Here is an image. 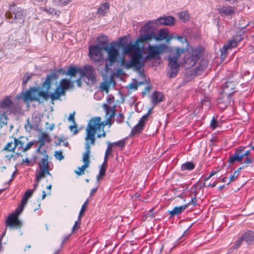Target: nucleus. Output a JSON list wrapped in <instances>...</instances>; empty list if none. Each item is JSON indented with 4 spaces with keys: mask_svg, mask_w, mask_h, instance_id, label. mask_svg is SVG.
Segmentation results:
<instances>
[{
    "mask_svg": "<svg viewBox=\"0 0 254 254\" xmlns=\"http://www.w3.org/2000/svg\"><path fill=\"white\" fill-rule=\"evenodd\" d=\"M56 76L55 73L47 75L44 82L42 84V88L45 89L43 91L41 87H32L28 90L21 93L22 98L25 102L36 101L42 103L45 100H48L49 98L52 101L59 99L61 96L65 95V91L74 87V81L64 78L62 79L59 85L55 89V92L49 94L51 88L52 79Z\"/></svg>",
    "mask_w": 254,
    "mask_h": 254,
    "instance_id": "f257e3e1",
    "label": "nucleus"
},
{
    "mask_svg": "<svg viewBox=\"0 0 254 254\" xmlns=\"http://www.w3.org/2000/svg\"><path fill=\"white\" fill-rule=\"evenodd\" d=\"M100 122V117H95L91 118L87 125L86 129V136L85 139V151L83 154L82 161L84 164L89 165L90 163V145H94L95 143L96 138L95 135L96 131L100 129L101 127L105 126Z\"/></svg>",
    "mask_w": 254,
    "mask_h": 254,
    "instance_id": "f03ea898",
    "label": "nucleus"
},
{
    "mask_svg": "<svg viewBox=\"0 0 254 254\" xmlns=\"http://www.w3.org/2000/svg\"><path fill=\"white\" fill-rule=\"evenodd\" d=\"M43 157L41 159L38 164L39 170L36 174V181L38 183L42 179L45 178L46 175L52 176L50 172V168L49 165L48 159L49 156L46 154H44ZM38 186V183L34 185L33 190H35Z\"/></svg>",
    "mask_w": 254,
    "mask_h": 254,
    "instance_id": "7ed1b4c3",
    "label": "nucleus"
},
{
    "mask_svg": "<svg viewBox=\"0 0 254 254\" xmlns=\"http://www.w3.org/2000/svg\"><path fill=\"white\" fill-rule=\"evenodd\" d=\"M119 46L123 48L124 53L125 55H130L131 57L143 58L141 48L139 45L136 43V40L133 44L129 43L126 46H124L121 43L119 44Z\"/></svg>",
    "mask_w": 254,
    "mask_h": 254,
    "instance_id": "20e7f679",
    "label": "nucleus"
},
{
    "mask_svg": "<svg viewBox=\"0 0 254 254\" xmlns=\"http://www.w3.org/2000/svg\"><path fill=\"white\" fill-rule=\"evenodd\" d=\"M103 50L107 53V61L105 66V70L108 71L109 67L117 62V59L119 56V52L118 50L113 46H105L103 47Z\"/></svg>",
    "mask_w": 254,
    "mask_h": 254,
    "instance_id": "39448f33",
    "label": "nucleus"
},
{
    "mask_svg": "<svg viewBox=\"0 0 254 254\" xmlns=\"http://www.w3.org/2000/svg\"><path fill=\"white\" fill-rule=\"evenodd\" d=\"M6 18L11 20L10 23L17 22L18 20H21L24 17L23 9L15 4H11L9 7V11L5 13Z\"/></svg>",
    "mask_w": 254,
    "mask_h": 254,
    "instance_id": "423d86ee",
    "label": "nucleus"
},
{
    "mask_svg": "<svg viewBox=\"0 0 254 254\" xmlns=\"http://www.w3.org/2000/svg\"><path fill=\"white\" fill-rule=\"evenodd\" d=\"M168 49V47L164 44L149 45L147 48L146 58L149 60L159 58L160 55L166 52Z\"/></svg>",
    "mask_w": 254,
    "mask_h": 254,
    "instance_id": "0eeeda50",
    "label": "nucleus"
},
{
    "mask_svg": "<svg viewBox=\"0 0 254 254\" xmlns=\"http://www.w3.org/2000/svg\"><path fill=\"white\" fill-rule=\"evenodd\" d=\"M24 207L20 206V207L15 210L14 213L11 214L7 218L6 220V225L10 228H20L22 223L18 219V215L22 212Z\"/></svg>",
    "mask_w": 254,
    "mask_h": 254,
    "instance_id": "6e6552de",
    "label": "nucleus"
},
{
    "mask_svg": "<svg viewBox=\"0 0 254 254\" xmlns=\"http://www.w3.org/2000/svg\"><path fill=\"white\" fill-rule=\"evenodd\" d=\"M81 77H86L89 84H93L96 81L95 70L90 65L84 66L79 70Z\"/></svg>",
    "mask_w": 254,
    "mask_h": 254,
    "instance_id": "1a4fd4ad",
    "label": "nucleus"
},
{
    "mask_svg": "<svg viewBox=\"0 0 254 254\" xmlns=\"http://www.w3.org/2000/svg\"><path fill=\"white\" fill-rule=\"evenodd\" d=\"M242 38L240 36L236 35L231 40H229L225 43L222 49L221 50V56L225 57L228 53L229 50H231L232 48L236 47L238 43H239Z\"/></svg>",
    "mask_w": 254,
    "mask_h": 254,
    "instance_id": "9d476101",
    "label": "nucleus"
},
{
    "mask_svg": "<svg viewBox=\"0 0 254 254\" xmlns=\"http://www.w3.org/2000/svg\"><path fill=\"white\" fill-rule=\"evenodd\" d=\"M103 48L98 45L89 46V56L94 61L99 62L102 59V51Z\"/></svg>",
    "mask_w": 254,
    "mask_h": 254,
    "instance_id": "9b49d317",
    "label": "nucleus"
},
{
    "mask_svg": "<svg viewBox=\"0 0 254 254\" xmlns=\"http://www.w3.org/2000/svg\"><path fill=\"white\" fill-rule=\"evenodd\" d=\"M142 59L131 57L130 61L126 63L124 66L127 69L134 67L135 70L139 71L144 66V64L141 63Z\"/></svg>",
    "mask_w": 254,
    "mask_h": 254,
    "instance_id": "f8f14e48",
    "label": "nucleus"
},
{
    "mask_svg": "<svg viewBox=\"0 0 254 254\" xmlns=\"http://www.w3.org/2000/svg\"><path fill=\"white\" fill-rule=\"evenodd\" d=\"M200 55V52L197 50H193L190 55L185 61V64L188 65L189 67L194 66L198 61Z\"/></svg>",
    "mask_w": 254,
    "mask_h": 254,
    "instance_id": "ddd939ff",
    "label": "nucleus"
},
{
    "mask_svg": "<svg viewBox=\"0 0 254 254\" xmlns=\"http://www.w3.org/2000/svg\"><path fill=\"white\" fill-rule=\"evenodd\" d=\"M238 82L235 80L229 79L225 82L222 87V90L226 94H233L236 91V86Z\"/></svg>",
    "mask_w": 254,
    "mask_h": 254,
    "instance_id": "4468645a",
    "label": "nucleus"
},
{
    "mask_svg": "<svg viewBox=\"0 0 254 254\" xmlns=\"http://www.w3.org/2000/svg\"><path fill=\"white\" fill-rule=\"evenodd\" d=\"M232 94H226L222 90L221 93L217 99V103L218 104H222L220 108L225 109L230 104L231 101Z\"/></svg>",
    "mask_w": 254,
    "mask_h": 254,
    "instance_id": "2eb2a0df",
    "label": "nucleus"
},
{
    "mask_svg": "<svg viewBox=\"0 0 254 254\" xmlns=\"http://www.w3.org/2000/svg\"><path fill=\"white\" fill-rule=\"evenodd\" d=\"M175 22L174 17L171 16L160 17L154 20L155 24L156 25L172 26L174 24Z\"/></svg>",
    "mask_w": 254,
    "mask_h": 254,
    "instance_id": "dca6fc26",
    "label": "nucleus"
},
{
    "mask_svg": "<svg viewBox=\"0 0 254 254\" xmlns=\"http://www.w3.org/2000/svg\"><path fill=\"white\" fill-rule=\"evenodd\" d=\"M1 107L6 109L11 113H15L17 111L15 107L9 97H6L0 103Z\"/></svg>",
    "mask_w": 254,
    "mask_h": 254,
    "instance_id": "f3484780",
    "label": "nucleus"
},
{
    "mask_svg": "<svg viewBox=\"0 0 254 254\" xmlns=\"http://www.w3.org/2000/svg\"><path fill=\"white\" fill-rule=\"evenodd\" d=\"M173 61H169V65L170 69L169 74L168 75L171 78H174L176 76L179 69V65L177 64L176 59L173 58Z\"/></svg>",
    "mask_w": 254,
    "mask_h": 254,
    "instance_id": "a211bd4d",
    "label": "nucleus"
},
{
    "mask_svg": "<svg viewBox=\"0 0 254 254\" xmlns=\"http://www.w3.org/2000/svg\"><path fill=\"white\" fill-rule=\"evenodd\" d=\"M154 38L157 41L165 40L168 43L172 39V37L168 35V32L166 29L160 30Z\"/></svg>",
    "mask_w": 254,
    "mask_h": 254,
    "instance_id": "6ab92c4d",
    "label": "nucleus"
},
{
    "mask_svg": "<svg viewBox=\"0 0 254 254\" xmlns=\"http://www.w3.org/2000/svg\"><path fill=\"white\" fill-rule=\"evenodd\" d=\"M104 107L106 111V116L107 120L106 123L111 126L112 123L110 120L115 116V107L114 106L112 107H110L106 104H104Z\"/></svg>",
    "mask_w": 254,
    "mask_h": 254,
    "instance_id": "aec40b11",
    "label": "nucleus"
},
{
    "mask_svg": "<svg viewBox=\"0 0 254 254\" xmlns=\"http://www.w3.org/2000/svg\"><path fill=\"white\" fill-rule=\"evenodd\" d=\"M218 10L221 15H231L235 13V8L229 5H223L220 6Z\"/></svg>",
    "mask_w": 254,
    "mask_h": 254,
    "instance_id": "412c9836",
    "label": "nucleus"
},
{
    "mask_svg": "<svg viewBox=\"0 0 254 254\" xmlns=\"http://www.w3.org/2000/svg\"><path fill=\"white\" fill-rule=\"evenodd\" d=\"M243 159L242 156L241 155V149L237 148L235 153L230 155L228 160L229 164H233L236 161L242 162ZM242 163V162H241Z\"/></svg>",
    "mask_w": 254,
    "mask_h": 254,
    "instance_id": "4be33fe9",
    "label": "nucleus"
},
{
    "mask_svg": "<svg viewBox=\"0 0 254 254\" xmlns=\"http://www.w3.org/2000/svg\"><path fill=\"white\" fill-rule=\"evenodd\" d=\"M190 204V203L180 206H175L172 210L168 211L171 217L182 213Z\"/></svg>",
    "mask_w": 254,
    "mask_h": 254,
    "instance_id": "5701e85b",
    "label": "nucleus"
},
{
    "mask_svg": "<svg viewBox=\"0 0 254 254\" xmlns=\"http://www.w3.org/2000/svg\"><path fill=\"white\" fill-rule=\"evenodd\" d=\"M143 32L140 31V35L138 39L136 40V43L139 45L140 42H144L149 41L151 40L153 37L152 33H144L142 34Z\"/></svg>",
    "mask_w": 254,
    "mask_h": 254,
    "instance_id": "b1692460",
    "label": "nucleus"
},
{
    "mask_svg": "<svg viewBox=\"0 0 254 254\" xmlns=\"http://www.w3.org/2000/svg\"><path fill=\"white\" fill-rule=\"evenodd\" d=\"M164 99L163 94L158 91H155L151 97L152 102L155 105L162 101Z\"/></svg>",
    "mask_w": 254,
    "mask_h": 254,
    "instance_id": "393cba45",
    "label": "nucleus"
},
{
    "mask_svg": "<svg viewBox=\"0 0 254 254\" xmlns=\"http://www.w3.org/2000/svg\"><path fill=\"white\" fill-rule=\"evenodd\" d=\"M115 84L114 80L110 78L109 80H106L102 82L100 85V88L102 91H105L107 93L109 92V88L112 83Z\"/></svg>",
    "mask_w": 254,
    "mask_h": 254,
    "instance_id": "a878e982",
    "label": "nucleus"
},
{
    "mask_svg": "<svg viewBox=\"0 0 254 254\" xmlns=\"http://www.w3.org/2000/svg\"><path fill=\"white\" fill-rule=\"evenodd\" d=\"M155 24L154 21H149L141 27L140 31L143 33H152L153 30L152 24Z\"/></svg>",
    "mask_w": 254,
    "mask_h": 254,
    "instance_id": "bb28decb",
    "label": "nucleus"
},
{
    "mask_svg": "<svg viewBox=\"0 0 254 254\" xmlns=\"http://www.w3.org/2000/svg\"><path fill=\"white\" fill-rule=\"evenodd\" d=\"M242 237L244 240L247 242L248 244L254 242V232L249 231L246 232Z\"/></svg>",
    "mask_w": 254,
    "mask_h": 254,
    "instance_id": "cd10ccee",
    "label": "nucleus"
},
{
    "mask_svg": "<svg viewBox=\"0 0 254 254\" xmlns=\"http://www.w3.org/2000/svg\"><path fill=\"white\" fill-rule=\"evenodd\" d=\"M144 126L145 125L138 122V123L132 129L131 134L133 135L140 133L143 129Z\"/></svg>",
    "mask_w": 254,
    "mask_h": 254,
    "instance_id": "c85d7f7f",
    "label": "nucleus"
},
{
    "mask_svg": "<svg viewBox=\"0 0 254 254\" xmlns=\"http://www.w3.org/2000/svg\"><path fill=\"white\" fill-rule=\"evenodd\" d=\"M109 9V4L108 3H103L98 9V13L101 16H104Z\"/></svg>",
    "mask_w": 254,
    "mask_h": 254,
    "instance_id": "c756f323",
    "label": "nucleus"
},
{
    "mask_svg": "<svg viewBox=\"0 0 254 254\" xmlns=\"http://www.w3.org/2000/svg\"><path fill=\"white\" fill-rule=\"evenodd\" d=\"M22 138L17 139L16 138H14V142L15 148L17 147L19 150H22L23 151L24 148L25 142L22 140Z\"/></svg>",
    "mask_w": 254,
    "mask_h": 254,
    "instance_id": "7c9ffc66",
    "label": "nucleus"
},
{
    "mask_svg": "<svg viewBox=\"0 0 254 254\" xmlns=\"http://www.w3.org/2000/svg\"><path fill=\"white\" fill-rule=\"evenodd\" d=\"M185 52L184 49H181L180 48H177L176 49V53L175 55L173 56H168V60L169 61H173V58L176 59V62L178 61V59L180 57L182 53Z\"/></svg>",
    "mask_w": 254,
    "mask_h": 254,
    "instance_id": "2f4dec72",
    "label": "nucleus"
},
{
    "mask_svg": "<svg viewBox=\"0 0 254 254\" xmlns=\"http://www.w3.org/2000/svg\"><path fill=\"white\" fill-rule=\"evenodd\" d=\"M194 164L192 162H188L187 163H185L184 164H183L181 166V170L182 171H185V170H192L194 168Z\"/></svg>",
    "mask_w": 254,
    "mask_h": 254,
    "instance_id": "473e14b6",
    "label": "nucleus"
},
{
    "mask_svg": "<svg viewBox=\"0 0 254 254\" xmlns=\"http://www.w3.org/2000/svg\"><path fill=\"white\" fill-rule=\"evenodd\" d=\"M80 69H81L76 68L74 67H70L68 69V70L66 72V74L69 75L70 77H75L77 73H79Z\"/></svg>",
    "mask_w": 254,
    "mask_h": 254,
    "instance_id": "72a5a7b5",
    "label": "nucleus"
},
{
    "mask_svg": "<svg viewBox=\"0 0 254 254\" xmlns=\"http://www.w3.org/2000/svg\"><path fill=\"white\" fill-rule=\"evenodd\" d=\"M14 142L10 141L7 142L5 146L3 148L2 150H5L7 151L14 152L15 149V146H14Z\"/></svg>",
    "mask_w": 254,
    "mask_h": 254,
    "instance_id": "f704fd0d",
    "label": "nucleus"
},
{
    "mask_svg": "<svg viewBox=\"0 0 254 254\" xmlns=\"http://www.w3.org/2000/svg\"><path fill=\"white\" fill-rule=\"evenodd\" d=\"M151 109H150L148 110V112L146 114L144 115L140 119V120L139 121V123L145 125V121L148 119V118L149 117V116L151 113Z\"/></svg>",
    "mask_w": 254,
    "mask_h": 254,
    "instance_id": "c9c22d12",
    "label": "nucleus"
},
{
    "mask_svg": "<svg viewBox=\"0 0 254 254\" xmlns=\"http://www.w3.org/2000/svg\"><path fill=\"white\" fill-rule=\"evenodd\" d=\"M239 174L238 173V171H235L233 174H231L229 179V181L227 183V185H229L231 182L235 181L238 177Z\"/></svg>",
    "mask_w": 254,
    "mask_h": 254,
    "instance_id": "e433bc0d",
    "label": "nucleus"
},
{
    "mask_svg": "<svg viewBox=\"0 0 254 254\" xmlns=\"http://www.w3.org/2000/svg\"><path fill=\"white\" fill-rule=\"evenodd\" d=\"M88 202V200H86L84 202V203L82 204V205L81 206V208L79 212V216H78V220H80V218L81 217V216H83V214L84 213V212L85 211Z\"/></svg>",
    "mask_w": 254,
    "mask_h": 254,
    "instance_id": "4c0bfd02",
    "label": "nucleus"
},
{
    "mask_svg": "<svg viewBox=\"0 0 254 254\" xmlns=\"http://www.w3.org/2000/svg\"><path fill=\"white\" fill-rule=\"evenodd\" d=\"M245 148V147L243 146H240L238 148V149H241V155L242 156L243 159L245 156H248L250 154V151H244Z\"/></svg>",
    "mask_w": 254,
    "mask_h": 254,
    "instance_id": "58836bf2",
    "label": "nucleus"
},
{
    "mask_svg": "<svg viewBox=\"0 0 254 254\" xmlns=\"http://www.w3.org/2000/svg\"><path fill=\"white\" fill-rule=\"evenodd\" d=\"M180 19L185 22L189 19V16L188 13L185 11L181 12L180 14Z\"/></svg>",
    "mask_w": 254,
    "mask_h": 254,
    "instance_id": "ea45409f",
    "label": "nucleus"
},
{
    "mask_svg": "<svg viewBox=\"0 0 254 254\" xmlns=\"http://www.w3.org/2000/svg\"><path fill=\"white\" fill-rule=\"evenodd\" d=\"M7 117L5 114H2L0 119V126L7 125Z\"/></svg>",
    "mask_w": 254,
    "mask_h": 254,
    "instance_id": "a19ab883",
    "label": "nucleus"
},
{
    "mask_svg": "<svg viewBox=\"0 0 254 254\" xmlns=\"http://www.w3.org/2000/svg\"><path fill=\"white\" fill-rule=\"evenodd\" d=\"M106 169L104 167H100V171L99 173L98 176L97 177V180H99L100 179H101L105 174Z\"/></svg>",
    "mask_w": 254,
    "mask_h": 254,
    "instance_id": "79ce46f5",
    "label": "nucleus"
},
{
    "mask_svg": "<svg viewBox=\"0 0 254 254\" xmlns=\"http://www.w3.org/2000/svg\"><path fill=\"white\" fill-rule=\"evenodd\" d=\"M89 166L88 165L84 164L81 167L79 168V171H76L75 173L78 175H81L84 173V170L87 168Z\"/></svg>",
    "mask_w": 254,
    "mask_h": 254,
    "instance_id": "37998d69",
    "label": "nucleus"
},
{
    "mask_svg": "<svg viewBox=\"0 0 254 254\" xmlns=\"http://www.w3.org/2000/svg\"><path fill=\"white\" fill-rule=\"evenodd\" d=\"M244 241V238L242 236L232 246V248L234 249H237L241 245L242 242Z\"/></svg>",
    "mask_w": 254,
    "mask_h": 254,
    "instance_id": "c03bdc74",
    "label": "nucleus"
},
{
    "mask_svg": "<svg viewBox=\"0 0 254 254\" xmlns=\"http://www.w3.org/2000/svg\"><path fill=\"white\" fill-rule=\"evenodd\" d=\"M100 122L103 123V124H105V125L104 126V127H101V128H100V129L97 130L96 131H99L100 130L101 128H102V131H103V133L102 134H97V137L98 138H100L101 137H105L106 136V132H105L104 130V127H105V126H106L107 125H108L107 123H104V122H101V120H100Z\"/></svg>",
    "mask_w": 254,
    "mask_h": 254,
    "instance_id": "a18cd8bd",
    "label": "nucleus"
},
{
    "mask_svg": "<svg viewBox=\"0 0 254 254\" xmlns=\"http://www.w3.org/2000/svg\"><path fill=\"white\" fill-rule=\"evenodd\" d=\"M55 156L58 160H59L60 161L63 160L64 158V156L63 155L62 151H56L55 154Z\"/></svg>",
    "mask_w": 254,
    "mask_h": 254,
    "instance_id": "49530a36",
    "label": "nucleus"
},
{
    "mask_svg": "<svg viewBox=\"0 0 254 254\" xmlns=\"http://www.w3.org/2000/svg\"><path fill=\"white\" fill-rule=\"evenodd\" d=\"M125 117L123 114L119 113V114L116 115V120L117 122L118 123H122L124 122Z\"/></svg>",
    "mask_w": 254,
    "mask_h": 254,
    "instance_id": "de8ad7c7",
    "label": "nucleus"
},
{
    "mask_svg": "<svg viewBox=\"0 0 254 254\" xmlns=\"http://www.w3.org/2000/svg\"><path fill=\"white\" fill-rule=\"evenodd\" d=\"M25 128L26 130L30 131L33 128V126L30 123V120L27 119L26 120V124L25 125Z\"/></svg>",
    "mask_w": 254,
    "mask_h": 254,
    "instance_id": "09e8293b",
    "label": "nucleus"
},
{
    "mask_svg": "<svg viewBox=\"0 0 254 254\" xmlns=\"http://www.w3.org/2000/svg\"><path fill=\"white\" fill-rule=\"evenodd\" d=\"M112 144L110 142H108V146L105 152V155L109 156L111 154L112 151Z\"/></svg>",
    "mask_w": 254,
    "mask_h": 254,
    "instance_id": "8fccbe9b",
    "label": "nucleus"
},
{
    "mask_svg": "<svg viewBox=\"0 0 254 254\" xmlns=\"http://www.w3.org/2000/svg\"><path fill=\"white\" fill-rule=\"evenodd\" d=\"M69 128L70 131L72 132L74 134H77L78 132L75 124H73V126H69Z\"/></svg>",
    "mask_w": 254,
    "mask_h": 254,
    "instance_id": "3c124183",
    "label": "nucleus"
},
{
    "mask_svg": "<svg viewBox=\"0 0 254 254\" xmlns=\"http://www.w3.org/2000/svg\"><path fill=\"white\" fill-rule=\"evenodd\" d=\"M33 192L32 190L29 189L25 192L24 196L29 199L32 195Z\"/></svg>",
    "mask_w": 254,
    "mask_h": 254,
    "instance_id": "603ef678",
    "label": "nucleus"
},
{
    "mask_svg": "<svg viewBox=\"0 0 254 254\" xmlns=\"http://www.w3.org/2000/svg\"><path fill=\"white\" fill-rule=\"evenodd\" d=\"M217 124H218V123H217V120L214 118H213V119H212V120L211 121V123H210L211 127L213 129H215L217 127Z\"/></svg>",
    "mask_w": 254,
    "mask_h": 254,
    "instance_id": "864d4df0",
    "label": "nucleus"
},
{
    "mask_svg": "<svg viewBox=\"0 0 254 254\" xmlns=\"http://www.w3.org/2000/svg\"><path fill=\"white\" fill-rule=\"evenodd\" d=\"M112 145L115 144L117 146H118L121 148L123 147L125 145V142L124 140H119L117 142L111 143Z\"/></svg>",
    "mask_w": 254,
    "mask_h": 254,
    "instance_id": "5fc2aeb1",
    "label": "nucleus"
},
{
    "mask_svg": "<svg viewBox=\"0 0 254 254\" xmlns=\"http://www.w3.org/2000/svg\"><path fill=\"white\" fill-rule=\"evenodd\" d=\"M80 220H77L75 222L74 224L72 227V232L78 230L80 227Z\"/></svg>",
    "mask_w": 254,
    "mask_h": 254,
    "instance_id": "6e6d98bb",
    "label": "nucleus"
},
{
    "mask_svg": "<svg viewBox=\"0 0 254 254\" xmlns=\"http://www.w3.org/2000/svg\"><path fill=\"white\" fill-rule=\"evenodd\" d=\"M44 10L47 13H50L51 14H57V11L53 8H45Z\"/></svg>",
    "mask_w": 254,
    "mask_h": 254,
    "instance_id": "4d7b16f0",
    "label": "nucleus"
},
{
    "mask_svg": "<svg viewBox=\"0 0 254 254\" xmlns=\"http://www.w3.org/2000/svg\"><path fill=\"white\" fill-rule=\"evenodd\" d=\"M33 144L34 143L33 141H30L25 146H24L23 152H25L26 151L30 149Z\"/></svg>",
    "mask_w": 254,
    "mask_h": 254,
    "instance_id": "13d9d810",
    "label": "nucleus"
},
{
    "mask_svg": "<svg viewBox=\"0 0 254 254\" xmlns=\"http://www.w3.org/2000/svg\"><path fill=\"white\" fill-rule=\"evenodd\" d=\"M151 87L149 86H146L144 90L142 92V96H145L147 93L150 92Z\"/></svg>",
    "mask_w": 254,
    "mask_h": 254,
    "instance_id": "bf43d9fd",
    "label": "nucleus"
},
{
    "mask_svg": "<svg viewBox=\"0 0 254 254\" xmlns=\"http://www.w3.org/2000/svg\"><path fill=\"white\" fill-rule=\"evenodd\" d=\"M74 115H75V112H74L72 114H70V115L68 117V121L72 122L73 124H75V123L74 117Z\"/></svg>",
    "mask_w": 254,
    "mask_h": 254,
    "instance_id": "052dcab7",
    "label": "nucleus"
},
{
    "mask_svg": "<svg viewBox=\"0 0 254 254\" xmlns=\"http://www.w3.org/2000/svg\"><path fill=\"white\" fill-rule=\"evenodd\" d=\"M138 85L136 83H131L129 84L128 87L130 89L136 90Z\"/></svg>",
    "mask_w": 254,
    "mask_h": 254,
    "instance_id": "680f3d73",
    "label": "nucleus"
},
{
    "mask_svg": "<svg viewBox=\"0 0 254 254\" xmlns=\"http://www.w3.org/2000/svg\"><path fill=\"white\" fill-rule=\"evenodd\" d=\"M28 199V198L23 196L21 200L20 206L24 207L27 203Z\"/></svg>",
    "mask_w": 254,
    "mask_h": 254,
    "instance_id": "e2e57ef3",
    "label": "nucleus"
},
{
    "mask_svg": "<svg viewBox=\"0 0 254 254\" xmlns=\"http://www.w3.org/2000/svg\"><path fill=\"white\" fill-rule=\"evenodd\" d=\"M41 139L43 140H45V141L48 142L50 141L49 136L46 133H43L42 134Z\"/></svg>",
    "mask_w": 254,
    "mask_h": 254,
    "instance_id": "0e129e2a",
    "label": "nucleus"
},
{
    "mask_svg": "<svg viewBox=\"0 0 254 254\" xmlns=\"http://www.w3.org/2000/svg\"><path fill=\"white\" fill-rule=\"evenodd\" d=\"M253 162V160L251 158H247L246 160H244L243 163L246 165V166L250 164H251Z\"/></svg>",
    "mask_w": 254,
    "mask_h": 254,
    "instance_id": "69168bd1",
    "label": "nucleus"
},
{
    "mask_svg": "<svg viewBox=\"0 0 254 254\" xmlns=\"http://www.w3.org/2000/svg\"><path fill=\"white\" fill-rule=\"evenodd\" d=\"M60 2L63 5H65L70 2V0H60Z\"/></svg>",
    "mask_w": 254,
    "mask_h": 254,
    "instance_id": "338daca9",
    "label": "nucleus"
},
{
    "mask_svg": "<svg viewBox=\"0 0 254 254\" xmlns=\"http://www.w3.org/2000/svg\"><path fill=\"white\" fill-rule=\"evenodd\" d=\"M120 63H121V65H124L126 63L125 58H124V57L120 58Z\"/></svg>",
    "mask_w": 254,
    "mask_h": 254,
    "instance_id": "774afa93",
    "label": "nucleus"
}]
</instances>
